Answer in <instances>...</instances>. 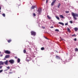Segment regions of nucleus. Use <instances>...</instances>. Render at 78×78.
<instances>
[{
  "instance_id": "f257e3e1",
  "label": "nucleus",
  "mask_w": 78,
  "mask_h": 78,
  "mask_svg": "<svg viewBox=\"0 0 78 78\" xmlns=\"http://www.w3.org/2000/svg\"><path fill=\"white\" fill-rule=\"evenodd\" d=\"M71 14L72 16L73 17L75 20H76L77 19V18L76 17H78V14L74 13L73 12L71 13Z\"/></svg>"
},
{
  "instance_id": "f03ea898",
  "label": "nucleus",
  "mask_w": 78,
  "mask_h": 78,
  "mask_svg": "<svg viewBox=\"0 0 78 78\" xmlns=\"http://www.w3.org/2000/svg\"><path fill=\"white\" fill-rule=\"evenodd\" d=\"M31 35L32 36H35L36 35V32L32 31H31Z\"/></svg>"
},
{
  "instance_id": "7ed1b4c3",
  "label": "nucleus",
  "mask_w": 78,
  "mask_h": 78,
  "mask_svg": "<svg viewBox=\"0 0 78 78\" xmlns=\"http://www.w3.org/2000/svg\"><path fill=\"white\" fill-rule=\"evenodd\" d=\"M9 62L10 64H14V60L13 59H11L9 61Z\"/></svg>"
},
{
  "instance_id": "20e7f679",
  "label": "nucleus",
  "mask_w": 78,
  "mask_h": 78,
  "mask_svg": "<svg viewBox=\"0 0 78 78\" xmlns=\"http://www.w3.org/2000/svg\"><path fill=\"white\" fill-rule=\"evenodd\" d=\"M56 0H54V1H53L51 3V6H53V5H54L55 4V3L56 2Z\"/></svg>"
},
{
  "instance_id": "39448f33",
  "label": "nucleus",
  "mask_w": 78,
  "mask_h": 78,
  "mask_svg": "<svg viewBox=\"0 0 78 78\" xmlns=\"http://www.w3.org/2000/svg\"><path fill=\"white\" fill-rule=\"evenodd\" d=\"M5 52L6 54H10V51H8V50L5 51Z\"/></svg>"
},
{
  "instance_id": "423d86ee",
  "label": "nucleus",
  "mask_w": 78,
  "mask_h": 78,
  "mask_svg": "<svg viewBox=\"0 0 78 78\" xmlns=\"http://www.w3.org/2000/svg\"><path fill=\"white\" fill-rule=\"evenodd\" d=\"M41 11L42 10L41 8L38 9V10L37 11L38 12L39 14H41Z\"/></svg>"
},
{
  "instance_id": "0eeeda50",
  "label": "nucleus",
  "mask_w": 78,
  "mask_h": 78,
  "mask_svg": "<svg viewBox=\"0 0 78 78\" xmlns=\"http://www.w3.org/2000/svg\"><path fill=\"white\" fill-rule=\"evenodd\" d=\"M5 64V62H3L2 61H0V66L4 65Z\"/></svg>"
},
{
  "instance_id": "6e6552de",
  "label": "nucleus",
  "mask_w": 78,
  "mask_h": 78,
  "mask_svg": "<svg viewBox=\"0 0 78 78\" xmlns=\"http://www.w3.org/2000/svg\"><path fill=\"white\" fill-rule=\"evenodd\" d=\"M34 8H36V6L33 5L31 7V9H34Z\"/></svg>"
},
{
  "instance_id": "1a4fd4ad",
  "label": "nucleus",
  "mask_w": 78,
  "mask_h": 78,
  "mask_svg": "<svg viewBox=\"0 0 78 78\" xmlns=\"http://www.w3.org/2000/svg\"><path fill=\"white\" fill-rule=\"evenodd\" d=\"M10 56L9 55H7L5 56V58H9Z\"/></svg>"
},
{
  "instance_id": "9d476101",
  "label": "nucleus",
  "mask_w": 78,
  "mask_h": 78,
  "mask_svg": "<svg viewBox=\"0 0 78 78\" xmlns=\"http://www.w3.org/2000/svg\"><path fill=\"white\" fill-rule=\"evenodd\" d=\"M58 23L59 24H60V25H62V26H64V23H61V22H59Z\"/></svg>"
},
{
  "instance_id": "9b49d317",
  "label": "nucleus",
  "mask_w": 78,
  "mask_h": 78,
  "mask_svg": "<svg viewBox=\"0 0 78 78\" xmlns=\"http://www.w3.org/2000/svg\"><path fill=\"white\" fill-rule=\"evenodd\" d=\"M8 60H6L5 62H4V64H5V65H8Z\"/></svg>"
},
{
  "instance_id": "f8f14e48",
  "label": "nucleus",
  "mask_w": 78,
  "mask_h": 78,
  "mask_svg": "<svg viewBox=\"0 0 78 78\" xmlns=\"http://www.w3.org/2000/svg\"><path fill=\"white\" fill-rule=\"evenodd\" d=\"M30 60V58H27L26 59V60L27 61H29Z\"/></svg>"
},
{
  "instance_id": "ddd939ff",
  "label": "nucleus",
  "mask_w": 78,
  "mask_h": 78,
  "mask_svg": "<svg viewBox=\"0 0 78 78\" xmlns=\"http://www.w3.org/2000/svg\"><path fill=\"white\" fill-rule=\"evenodd\" d=\"M74 29L75 31H77L78 30V28L76 27H75Z\"/></svg>"
},
{
  "instance_id": "4468645a",
  "label": "nucleus",
  "mask_w": 78,
  "mask_h": 78,
  "mask_svg": "<svg viewBox=\"0 0 78 78\" xmlns=\"http://www.w3.org/2000/svg\"><path fill=\"white\" fill-rule=\"evenodd\" d=\"M20 61V58H18L17 60V62L18 63H19Z\"/></svg>"
},
{
  "instance_id": "2eb2a0df",
  "label": "nucleus",
  "mask_w": 78,
  "mask_h": 78,
  "mask_svg": "<svg viewBox=\"0 0 78 78\" xmlns=\"http://www.w3.org/2000/svg\"><path fill=\"white\" fill-rule=\"evenodd\" d=\"M7 41L8 43H10V42L12 41V40H11V39H10L9 40H8Z\"/></svg>"
},
{
  "instance_id": "dca6fc26",
  "label": "nucleus",
  "mask_w": 78,
  "mask_h": 78,
  "mask_svg": "<svg viewBox=\"0 0 78 78\" xmlns=\"http://www.w3.org/2000/svg\"><path fill=\"white\" fill-rule=\"evenodd\" d=\"M61 6V3H58V5L57 6L58 8H59V6Z\"/></svg>"
},
{
  "instance_id": "f3484780",
  "label": "nucleus",
  "mask_w": 78,
  "mask_h": 78,
  "mask_svg": "<svg viewBox=\"0 0 78 78\" xmlns=\"http://www.w3.org/2000/svg\"><path fill=\"white\" fill-rule=\"evenodd\" d=\"M60 17L61 18H62V19H64V16L62 15H60Z\"/></svg>"
},
{
  "instance_id": "a211bd4d",
  "label": "nucleus",
  "mask_w": 78,
  "mask_h": 78,
  "mask_svg": "<svg viewBox=\"0 0 78 78\" xmlns=\"http://www.w3.org/2000/svg\"><path fill=\"white\" fill-rule=\"evenodd\" d=\"M56 58L57 59H60V58L58 56H56Z\"/></svg>"
},
{
  "instance_id": "6ab92c4d",
  "label": "nucleus",
  "mask_w": 78,
  "mask_h": 78,
  "mask_svg": "<svg viewBox=\"0 0 78 78\" xmlns=\"http://www.w3.org/2000/svg\"><path fill=\"white\" fill-rule=\"evenodd\" d=\"M47 17L48 18V19H51V17H50V16L48 15L47 16Z\"/></svg>"
},
{
  "instance_id": "aec40b11",
  "label": "nucleus",
  "mask_w": 78,
  "mask_h": 78,
  "mask_svg": "<svg viewBox=\"0 0 78 78\" xmlns=\"http://www.w3.org/2000/svg\"><path fill=\"white\" fill-rule=\"evenodd\" d=\"M55 17L56 18H57V19H58V20H59V18L58 16H56Z\"/></svg>"
},
{
  "instance_id": "412c9836",
  "label": "nucleus",
  "mask_w": 78,
  "mask_h": 78,
  "mask_svg": "<svg viewBox=\"0 0 78 78\" xmlns=\"http://www.w3.org/2000/svg\"><path fill=\"white\" fill-rule=\"evenodd\" d=\"M67 30L68 32H69V33H70V29L68 28L67 29Z\"/></svg>"
},
{
  "instance_id": "4be33fe9",
  "label": "nucleus",
  "mask_w": 78,
  "mask_h": 78,
  "mask_svg": "<svg viewBox=\"0 0 78 78\" xmlns=\"http://www.w3.org/2000/svg\"><path fill=\"white\" fill-rule=\"evenodd\" d=\"M60 39H61V40H60V41H63L64 40V39L62 38H61V37H60Z\"/></svg>"
},
{
  "instance_id": "5701e85b",
  "label": "nucleus",
  "mask_w": 78,
  "mask_h": 78,
  "mask_svg": "<svg viewBox=\"0 0 78 78\" xmlns=\"http://www.w3.org/2000/svg\"><path fill=\"white\" fill-rule=\"evenodd\" d=\"M72 37H73L74 36V37H76V35L75 34L72 35Z\"/></svg>"
},
{
  "instance_id": "b1692460",
  "label": "nucleus",
  "mask_w": 78,
  "mask_h": 78,
  "mask_svg": "<svg viewBox=\"0 0 78 78\" xmlns=\"http://www.w3.org/2000/svg\"><path fill=\"white\" fill-rule=\"evenodd\" d=\"M2 15L3 16V17H5V13H3L2 14Z\"/></svg>"
},
{
  "instance_id": "393cba45",
  "label": "nucleus",
  "mask_w": 78,
  "mask_h": 78,
  "mask_svg": "<svg viewBox=\"0 0 78 78\" xmlns=\"http://www.w3.org/2000/svg\"><path fill=\"white\" fill-rule=\"evenodd\" d=\"M23 53H26V50H25V49H24L23 50Z\"/></svg>"
},
{
  "instance_id": "a878e982",
  "label": "nucleus",
  "mask_w": 78,
  "mask_h": 78,
  "mask_svg": "<svg viewBox=\"0 0 78 78\" xmlns=\"http://www.w3.org/2000/svg\"><path fill=\"white\" fill-rule=\"evenodd\" d=\"M65 12L66 13H69V11H66Z\"/></svg>"
},
{
  "instance_id": "bb28decb",
  "label": "nucleus",
  "mask_w": 78,
  "mask_h": 78,
  "mask_svg": "<svg viewBox=\"0 0 78 78\" xmlns=\"http://www.w3.org/2000/svg\"><path fill=\"white\" fill-rule=\"evenodd\" d=\"M33 15L34 16V17H35V16H36V14L35 13H34L33 14Z\"/></svg>"
},
{
  "instance_id": "cd10ccee",
  "label": "nucleus",
  "mask_w": 78,
  "mask_h": 78,
  "mask_svg": "<svg viewBox=\"0 0 78 78\" xmlns=\"http://www.w3.org/2000/svg\"><path fill=\"white\" fill-rule=\"evenodd\" d=\"M55 31H59V30L58 29H55Z\"/></svg>"
},
{
  "instance_id": "c85d7f7f",
  "label": "nucleus",
  "mask_w": 78,
  "mask_h": 78,
  "mask_svg": "<svg viewBox=\"0 0 78 78\" xmlns=\"http://www.w3.org/2000/svg\"><path fill=\"white\" fill-rule=\"evenodd\" d=\"M3 72V69L1 70H0V73L2 72Z\"/></svg>"
},
{
  "instance_id": "c756f323",
  "label": "nucleus",
  "mask_w": 78,
  "mask_h": 78,
  "mask_svg": "<svg viewBox=\"0 0 78 78\" xmlns=\"http://www.w3.org/2000/svg\"><path fill=\"white\" fill-rule=\"evenodd\" d=\"M10 67H9V66H8L7 67V69H9Z\"/></svg>"
},
{
  "instance_id": "7c9ffc66",
  "label": "nucleus",
  "mask_w": 78,
  "mask_h": 78,
  "mask_svg": "<svg viewBox=\"0 0 78 78\" xmlns=\"http://www.w3.org/2000/svg\"><path fill=\"white\" fill-rule=\"evenodd\" d=\"M42 28L43 29H45V27L42 26Z\"/></svg>"
},
{
  "instance_id": "2f4dec72",
  "label": "nucleus",
  "mask_w": 78,
  "mask_h": 78,
  "mask_svg": "<svg viewBox=\"0 0 78 78\" xmlns=\"http://www.w3.org/2000/svg\"><path fill=\"white\" fill-rule=\"evenodd\" d=\"M68 25V23H66L65 24V25H66H66Z\"/></svg>"
},
{
  "instance_id": "473e14b6",
  "label": "nucleus",
  "mask_w": 78,
  "mask_h": 78,
  "mask_svg": "<svg viewBox=\"0 0 78 78\" xmlns=\"http://www.w3.org/2000/svg\"><path fill=\"white\" fill-rule=\"evenodd\" d=\"M78 51V49H76L75 50V51Z\"/></svg>"
},
{
  "instance_id": "72a5a7b5",
  "label": "nucleus",
  "mask_w": 78,
  "mask_h": 78,
  "mask_svg": "<svg viewBox=\"0 0 78 78\" xmlns=\"http://www.w3.org/2000/svg\"><path fill=\"white\" fill-rule=\"evenodd\" d=\"M54 27L53 26H51L50 27L51 28H53Z\"/></svg>"
},
{
  "instance_id": "f704fd0d",
  "label": "nucleus",
  "mask_w": 78,
  "mask_h": 78,
  "mask_svg": "<svg viewBox=\"0 0 78 78\" xmlns=\"http://www.w3.org/2000/svg\"><path fill=\"white\" fill-rule=\"evenodd\" d=\"M70 23H73V22H72V21H70Z\"/></svg>"
},
{
  "instance_id": "c9c22d12",
  "label": "nucleus",
  "mask_w": 78,
  "mask_h": 78,
  "mask_svg": "<svg viewBox=\"0 0 78 78\" xmlns=\"http://www.w3.org/2000/svg\"><path fill=\"white\" fill-rule=\"evenodd\" d=\"M74 40L75 41H76V38H74Z\"/></svg>"
},
{
  "instance_id": "e433bc0d",
  "label": "nucleus",
  "mask_w": 78,
  "mask_h": 78,
  "mask_svg": "<svg viewBox=\"0 0 78 78\" xmlns=\"http://www.w3.org/2000/svg\"><path fill=\"white\" fill-rule=\"evenodd\" d=\"M2 68V66H0V69H1Z\"/></svg>"
},
{
  "instance_id": "4c0bfd02",
  "label": "nucleus",
  "mask_w": 78,
  "mask_h": 78,
  "mask_svg": "<svg viewBox=\"0 0 78 78\" xmlns=\"http://www.w3.org/2000/svg\"><path fill=\"white\" fill-rule=\"evenodd\" d=\"M41 49H44V47H42L41 48Z\"/></svg>"
},
{
  "instance_id": "58836bf2",
  "label": "nucleus",
  "mask_w": 78,
  "mask_h": 78,
  "mask_svg": "<svg viewBox=\"0 0 78 78\" xmlns=\"http://www.w3.org/2000/svg\"><path fill=\"white\" fill-rule=\"evenodd\" d=\"M2 56H3V55H2V54L0 55V56L2 57Z\"/></svg>"
},
{
  "instance_id": "ea45409f",
  "label": "nucleus",
  "mask_w": 78,
  "mask_h": 78,
  "mask_svg": "<svg viewBox=\"0 0 78 78\" xmlns=\"http://www.w3.org/2000/svg\"><path fill=\"white\" fill-rule=\"evenodd\" d=\"M9 73L10 74H11V73H12V72H9Z\"/></svg>"
},
{
  "instance_id": "a19ab883",
  "label": "nucleus",
  "mask_w": 78,
  "mask_h": 78,
  "mask_svg": "<svg viewBox=\"0 0 78 78\" xmlns=\"http://www.w3.org/2000/svg\"><path fill=\"white\" fill-rule=\"evenodd\" d=\"M48 2V0H46V3H47Z\"/></svg>"
},
{
  "instance_id": "79ce46f5",
  "label": "nucleus",
  "mask_w": 78,
  "mask_h": 78,
  "mask_svg": "<svg viewBox=\"0 0 78 78\" xmlns=\"http://www.w3.org/2000/svg\"><path fill=\"white\" fill-rule=\"evenodd\" d=\"M15 58H17V57H15Z\"/></svg>"
},
{
  "instance_id": "37998d69",
  "label": "nucleus",
  "mask_w": 78,
  "mask_h": 78,
  "mask_svg": "<svg viewBox=\"0 0 78 78\" xmlns=\"http://www.w3.org/2000/svg\"><path fill=\"white\" fill-rule=\"evenodd\" d=\"M1 7L0 6V10H1Z\"/></svg>"
},
{
  "instance_id": "c03bdc74",
  "label": "nucleus",
  "mask_w": 78,
  "mask_h": 78,
  "mask_svg": "<svg viewBox=\"0 0 78 78\" xmlns=\"http://www.w3.org/2000/svg\"><path fill=\"white\" fill-rule=\"evenodd\" d=\"M41 50H44V49H41Z\"/></svg>"
},
{
  "instance_id": "a18cd8bd",
  "label": "nucleus",
  "mask_w": 78,
  "mask_h": 78,
  "mask_svg": "<svg viewBox=\"0 0 78 78\" xmlns=\"http://www.w3.org/2000/svg\"><path fill=\"white\" fill-rule=\"evenodd\" d=\"M75 49H78L77 48H75Z\"/></svg>"
},
{
  "instance_id": "49530a36",
  "label": "nucleus",
  "mask_w": 78,
  "mask_h": 78,
  "mask_svg": "<svg viewBox=\"0 0 78 78\" xmlns=\"http://www.w3.org/2000/svg\"><path fill=\"white\" fill-rule=\"evenodd\" d=\"M1 12V11L0 10V13Z\"/></svg>"
},
{
  "instance_id": "de8ad7c7",
  "label": "nucleus",
  "mask_w": 78,
  "mask_h": 78,
  "mask_svg": "<svg viewBox=\"0 0 78 78\" xmlns=\"http://www.w3.org/2000/svg\"><path fill=\"white\" fill-rule=\"evenodd\" d=\"M45 38L46 39H47V37H45Z\"/></svg>"
},
{
  "instance_id": "09e8293b",
  "label": "nucleus",
  "mask_w": 78,
  "mask_h": 78,
  "mask_svg": "<svg viewBox=\"0 0 78 78\" xmlns=\"http://www.w3.org/2000/svg\"><path fill=\"white\" fill-rule=\"evenodd\" d=\"M0 53H1V52H0Z\"/></svg>"
},
{
  "instance_id": "8fccbe9b",
  "label": "nucleus",
  "mask_w": 78,
  "mask_h": 78,
  "mask_svg": "<svg viewBox=\"0 0 78 78\" xmlns=\"http://www.w3.org/2000/svg\"><path fill=\"white\" fill-rule=\"evenodd\" d=\"M43 0V1H44L45 0Z\"/></svg>"
},
{
  "instance_id": "3c124183",
  "label": "nucleus",
  "mask_w": 78,
  "mask_h": 78,
  "mask_svg": "<svg viewBox=\"0 0 78 78\" xmlns=\"http://www.w3.org/2000/svg\"><path fill=\"white\" fill-rule=\"evenodd\" d=\"M65 1H66V0H65Z\"/></svg>"
}]
</instances>
